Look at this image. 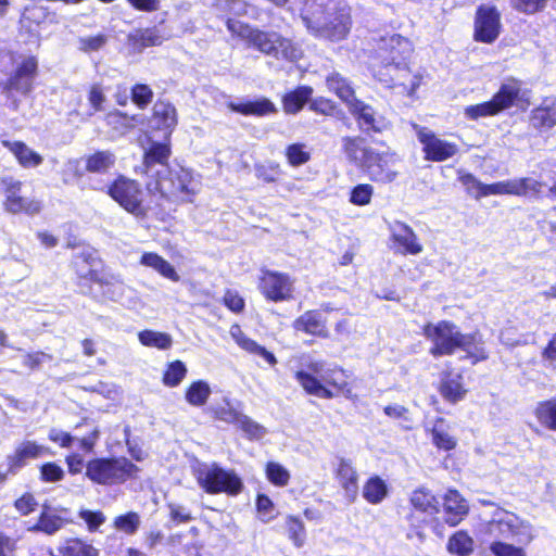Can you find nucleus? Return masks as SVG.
I'll return each instance as SVG.
<instances>
[{
  "label": "nucleus",
  "instance_id": "f8f14e48",
  "mask_svg": "<svg viewBox=\"0 0 556 556\" xmlns=\"http://www.w3.org/2000/svg\"><path fill=\"white\" fill-rule=\"evenodd\" d=\"M295 280L287 273L261 269L258 290L271 302L289 301L293 296Z\"/></svg>",
  "mask_w": 556,
  "mask_h": 556
},
{
  "label": "nucleus",
  "instance_id": "bb28decb",
  "mask_svg": "<svg viewBox=\"0 0 556 556\" xmlns=\"http://www.w3.org/2000/svg\"><path fill=\"white\" fill-rule=\"evenodd\" d=\"M521 93V83L515 78L505 80L500 90L492 98L497 113L509 108Z\"/></svg>",
  "mask_w": 556,
  "mask_h": 556
},
{
  "label": "nucleus",
  "instance_id": "a878e982",
  "mask_svg": "<svg viewBox=\"0 0 556 556\" xmlns=\"http://www.w3.org/2000/svg\"><path fill=\"white\" fill-rule=\"evenodd\" d=\"M164 38L155 28L135 30L127 38L128 47L134 53H140L149 47L160 46Z\"/></svg>",
  "mask_w": 556,
  "mask_h": 556
},
{
  "label": "nucleus",
  "instance_id": "6ab92c4d",
  "mask_svg": "<svg viewBox=\"0 0 556 556\" xmlns=\"http://www.w3.org/2000/svg\"><path fill=\"white\" fill-rule=\"evenodd\" d=\"M48 451L35 441H23L16 445L14 452L8 455L9 471L18 472L30 459H36Z\"/></svg>",
  "mask_w": 556,
  "mask_h": 556
},
{
  "label": "nucleus",
  "instance_id": "ddd939ff",
  "mask_svg": "<svg viewBox=\"0 0 556 556\" xmlns=\"http://www.w3.org/2000/svg\"><path fill=\"white\" fill-rule=\"evenodd\" d=\"M1 187L4 193L3 207L11 214L36 215L41 211V202L35 198L22 197V182L13 177H3Z\"/></svg>",
  "mask_w": 556,
  "mask_h": 556
},
{
  "label": "nucleus",
  "instance_id": "58836bf2",
  "mask_svg": "<svg viewBox=\"0 0 556 556\" xmlns=\"http://www.w3.org/2000/svg\"><path fill=\"white\" fill-rule=\"evenodd\" d=\"M410 503L416 508L429 515L439 511V501L425 488L415 490L410 495Z\"/></svg>",
  "mask_w": 556,
  "mask_h": 556
},
{
  "label": "nucleus",
  "instance_id": "c03bdc74",
  "mask_svg": "<svg viewBox=\"0 0 556 556\" xmlns=\"http://www.w3.org/2000/svg\"><path fill=\"white\" fill-rule=\"evenodd\" d=\"M138 339L142 345L159 350H168L173 344V339L168 333L154 330L140 331Z\"/></svg>",
  "mask_w": 556,
  "mask_h": 556
},
{
  "label": "nucleus",
  "instance_id": "c756f323",
  "mask_svg": "<svg viewBox=\"0 0 556 556\" xmlns=\"http://www.w3.org/2000/svg\"><path fill=\"white\" fill-rule=\"evenodd\" d=\"M341 142L346 159L362 168L367 160V151H372L374 148L365 146V140L359 136L344 137Z\"/></svg>",
  "mask_w": 556,
  "mask_h": 556
},
{
  "label": "nucleus",
  "instance_id": "69168bd1",
  "mask_svg": "<svg viewBox=\"0 0 556 556\" xmlns=\"http://www.w3.org/2000/svg\"><path fill=\"white\" fill-rule=\"evenodd\" d=\"M169 518L176 523H185L192 520L191 511L181 504L168 503Z\"/></svg>",
  "mask_w": 556,
  "mask_h": 556
},
{
  "label": "nucleus",
  "instance_id": "393cba45",
  "mask_svg": "<svg viewBox=\"0 0 556 556\" xmlns=\"http://www.w3.org/2000/svg\"><path fill=\"white\" fill-rule=\"evenodd\" d=\"M139 264L153 269L160 276L173 281L178 282L180 280V276L175 269V267L166 261L163 256L159 255L154 252H144L142 253Z\"/></svg>",
  "mask_w": 556,
  "mask_h": 556
},
{
  "label": "nucleus",
  "instance_id": "680f3d73",
  "mask_svg": "<svg viewBox=\"0 0 556 556\" xmlns=\"http://www.w3.org/2000/svg\"><path fill=\"white\" fill-rule=\"evenodd\" d=\"M286 156L292 166H300L309 160V153L301 143H293L287 148Z\"/></svg>",
  "mask_w": 556,
  "mask_h": 556
},
{
  "label": "nucleus",
  "instance_id": "e2e57ef3",
  "mask_svg": "<svg viewBox=\"0 0 556 556\" xmlns=\"http://www.w3.org/2000/svg\"><path fill=\"white\" fill-rule=\"evenodd\" d=\"M256 507L260 515V519L263 522H269L270 520L274 519V503L268 496L263 494L258 495L256 500Z\"/></svg>",
  "mask_w": 556,
  "mask_h": 556
},
{
  "label": "nucleus",
  "instance_id": "412c9836",
  "mask_svg": "<svg viewBox=\"0 0 556 556\" xmlns=\"http://www.w3.org/2000/svg\"><path fill=\"white\" fill-rule=\"evenodd\" d=\"M336 477L346 498L351 502L355 501L358 494V473L350 459L343 457L338 459Z\"/></svg>",
  "mask_w": 556,
  "mask_h": 556
},
{
  "label": "nucleus",
  "instance_id": "f257e3e1",
  "mask_svg": "<svg viewBox=\"0 0 556 556\" xmlns=\"http://www.w3.org/2000/svg\"><path fill=\"white\" fill-rule=\"evenodd\" d=\"M424 336L432 342L430 354L434 357L451 355L456 349L465 351L473 363L488 357L481 337L478 333L464 334L456 325L442 320L438 324H427Z\"/></svg>",
  "mask_w": 556,
  "mask_h": 556
},
{
  "label": "nucleus",
  "instance_id": "7c9ffc66",
  "mask_svg": "<svg viewBox=\"0 0 556 556\" xmlns=\"http://www.w3.org/2000/svg\"><path fill=\"white\" fill-rule=\"evenodd\" d=\"M228 108L231 111L241 113L243 115L255 116H264L277 112L276 105L267 98H260L254 101H249L239 104L229 102Z\"/></svg>",
  "mask_w": 556,
  "mask_h": 556
},
{
  "label": "nucleus",
  "instance_id": "dca6fc26",
  "mask_svg": "<svg viewBox=\"0 0 556 556\" xmlns=\"http://www.w3.org/2000/svg\"><path fill=\"white\" fill-rule=\"evenodd\" d=\"M501 31V16L494 7L481 5L475 18V34L477 41L492 43Z\"/></svg>",
  "mask_w": 556,
  "mask_h": 556
},
{
  "label": "nucleus",
  "instance_id": "f3484780",
  "mask_svg": "<svg viewBox=\"0 0 556 556\" xmlns=\"http://www.w3.org/2000/svg\"><path fill=\"white\" fill-rule=\"evenodd\" d=\"M348 110L364 131L382 132L390 126L389 121L382 114L362 100H353L348 105Z\"/></svg>",
  "mask_w": 556,
  "mask_h": 556
},
{
  "label": "nucleus",
  "instance_id": "c9c22d12",
  "mask_svg": "<svg viewBox=\"0 0 556 556\" xmlns=\"http://www.w3.org/2000/svg\"><path fill=\"white\" fill-rule=\"evenodd\" d=\"M152 121L155 127L172 130L177 124L176 109L168 102L157 101L153 106Z\"/></svg>",
  "mask_w": 556,
  "mask_h": 556
},
{
  "label": "nucleus",
  "instance_id": "2eb2a0df",
  "mask_svg": "<svg viewBox=\"0 0 556 556\" xmlns=\"http://www.w3.org/2000/svg\"><path fill=\"white\" fill-rule=\"evenodd\" d=\"M170 155V149L166 143L153 142L144 152L141 173L147 176V180H156L163 175L170 174V167L167 161Z\"/></svg>",
  "mask_w": 556,
  "mask_h": 556
},
{
  "label": "nucleus",
  "instance_id": "9b49d317",
  "mask_svg": "<svg viewBox=\"0 0 556 556\" xmlns=\"http://www.w3.org/2000/svg\"><path fill=\"white\" fill-rule=\"evenodd\" d=\"M418 141L422 146L425 160L431 162H443L455 156L459 148L456 143L438 137L431 129L412 124Z\"/></svg>",
  "mask_w": 556,
  "mask_h": 556
},
{
  "label": "nucleus",
  "instance_id": "ea45409f",
  "mask_svg": "<svg viewBox=\"0 0 556 556\" xmlns=\"http://www.w3.org/2000/svg\"><path fill=\"white\" fill-rule=\"evenodd\" d=\"M388 494L386 482L379 477H371L363 486V497L370 504L381 503Z\"/></svg>",
  "mask_w": 556,
  "mask_h": 556
},
{
  "label": "nucleus",
  "instance_id": "2f4dec72",
  "mask_svg": "<svg viewBox=\"0 0 556 556\" xmlns=\"http://www.w3.org/2000/svg\"><path fill=\"white\" fill-rule=\"evenodd\" d=\"M531 123L535 128L549 129L556 125V100L546 99L534 109L531 114Z\"/></svg>",
  "mask_w": 556,
  "mask_h": 556
},
{
  "label": "nucleus",
  "instance_id": "f03ea898",
  "mask_svg": "<svg viewBox=\"0 0 556 556\" xmlns=\"http://www.w3.org/2000/svg\"><path fill=\"white\" fill-rule=\"evenodd\" d=\"M301 14L308 29L331 40H342L350 31L351 12L346 5L337 8L315 1L306 2Z\"/></svg>",
  "mask_w": 556,
  "mask_h": 556
},
{
  "label": "nucleus",
  "instance_id": "0e129e2a",
  "mask_svg": "<svg viewBox=\"0 0 556 556\" xmlns=\"http://www.w3.org/2000/svg\"><path fill=\"white\" fill-rule=\"evenodd\" d=\"M41 479L46 482H58L64 477V470L55 463H47L40 468Z\"/></svg>",
  "mask_w": 556,
  "mask_h": 556
},
{
  "label": "nucleus",
  "instance_id": "cd10ccee",
  "mask_svg": "<svg viewBox=\"0 0 556 556\" xmlns=\"http://www.w3.org/2000/svg\"><path fill=\"white\" fill-rule=\"evenodd\" d=\"M3 146L16 157L18 164L25 168L39 166L43 159L22 141H3Z\"/></svg>",
  "mask_w": 556,
  "mask_h": 556
},
{
  "label": "nucleus",
  "instance_id": "8fccbe9b",
  "mask_svg": "<svg viewBox=\"0 0 556 556\" xmlns=\"http://www.w3.org/2000/svg\"><path fill=\"white\" fill-rule=\"evenodd\" d=\"M140 516L130 511L125 515L117 516L113 521V527L125 534H134L140 526Z\"/></svg>",
  "mask_w": 556,
  "mask_h": 556
},
{
  "label": "nucleus",
  "instance_id": "4be33fe9",
  "mask_svg": "<svg viewBox=\"0 0 556 556\" xmlns=\"http://www.w3.org/2000/svg\"><path fill=\"white\" fill-rule=\"evenodd\" d=\"M293 327L296 331H303L307 334L321 338L328 337L326 318L318 311L305 312L294 320Z\"/></svg>",
  "mask_w": 556,
  "mask_h": 556
},
{
  "label": "nucleus",
  "instance_id": "a19ab883",
  "mask_svg": "<svg viewBox=\"0 0 556 556\" xmlns=\"http://www.w3.org/2000/svg\"><path fill=\"white\" fill-rule=\"evenodd\" d=\"M211 393L210 384L204 380H198L188 387L185 399L190 405L200 407L206 404Z\"/></svg>",
  "mask_w": 556,
  "mask_h": 556
},
{
  "label": "nucleus",
  "instance_id": "f704fd0d",
  "mask_svg": "<svg viewBox=\"0 0 556 556\" xmlns=\"http://www.w3.org/2000/svg\"><path fill=\"white\" fill-rule=\"evenodd\" d=\"M295 378L302 386V388L309 394L323 399H331L336 395L334 392H332L325 384L321 383L323 380L319 377H314L312 371H296Z\"/></svg>",
  "mask_w": 556,
  "mask_h": 556
},
{
  "label": "nucleus",
  "instance_id": "49530a36",
  "mask_svg": "<svg viewBox=\"0 0 556 556\" xmlns=\"http://www.w3.org/2000/svg\"><path fill=\"white\" fill-rule=\"evenodd\" d=\"M286 529L289 540L298 548L302 547L306 540V530L302 520L289 515L286 518Z\"/></svg>",
  "mask_w": 556,
  "mask_h": 556
},
{
  "label": "nucleus",
  "instance_id": "4d7b16f0",
  "mask_svg": "<svg viewBox=\"0 0 556 556\" xmlns=\"http://www.w3.org/2000/svg\"><path fill=\"white\" fill-rule=\"evenodd\" d=\"M64 556H97V551L91 545L79 540H72L63 547Z\"/></svg>",
  "mask_w": 556,
  "mask_h": 556
},
{
  "label": "nucleus",
  "instance_id": "1a4fd4ad",
  "mask_svg": "<svg viewBox=\"0 0 556 556\" xmlns=\"http://www.w3.org/2000/svg\"><path fill=\"white\" fill-rule=\"evenodd\" d=\"M108 194L137 218L147 216L149 208L142 201V189L138 181L119 175L108 187Z\"/></svg>",
  "mask_w": 556,
  "mask_h": 556
},
{
  "label": "nucleus",
  "instance_id": "5701e85b",
  "mask_svg": "<svg viewBox=\"0 0 556 556\" xmlns=\"http://www.w3.org/2000/svg\"><path fill=\"white\" fill-rule=\"evenodd\" d=\"M230 334L242 350L255 356L262 357L270 366H275L277 364V358L275 355L254 340L247 337L241 330L240 326H231Z\"/></svg>",
  "mask_w": 556,
  "mask_h": 556
},
{
  "label": "nucleus",
  "instance_id": "bf43d9fd",
  "mask_svg": "<svg viewBox=\"0 0 556 556\" xmlns=\"http://www.w3.org/2000/svg\"><path fill=\"white\" fill-rule=\"evenodd\" d=\"M153 98V91L148 85L138 84L131 89V99L134 103L140 109H144L151 103Z\"/></svg>",
  "mask_w": 556,
  "mask_h": 556
},
{
  "label": "nucleus",
  "instance_id": "6e6d98bb",
  "mask_svg": "<svg viewBox=\"0 0 556 556\" xmlns=\"http://www.w3.org/2000/svg\"><path fill=\"white\" fill-rule=\"evenodd\" d=\"M490 551L494 556H527L525 548L503 541H493Z\"/></svg>",
  "mask_w": 556,
  "mask_h": 556
},
{
  "label": "nucleus",
  "instance_id": "c85d7f7f",
  "mask_svg": "<svg viewBox=\"0 0 556 556\" xmlns=\"http://www.w3.org/2000/svg\"><path fill=\"white\" fill-rule=\"evenodd\" d=\"M441 395L451 403H456L464 399L467 389L463 384L460 374H445L440 386Z\"/></svg>",
  "mask_w": 556,
  "mask_h": 556
},
{
  "label": "nucleus",
  "instance_id": "5fc2aeb1",
  "mask_svg": "<svg viewBox=\"0 0 556 556\" xmlns=\"http://www.w3.org/2000/svg\"><path fill=\"white\" fill-rule=\"evenodd\" d=\"M374 194V187L369 184L355 186L350 194V202L357 206H364L370 203Z\"/></svg>",
  "mask_w": 556,
  "mask_h": 556
},
{
  "label": "nucleus",
  "instance_id": "09e8293b",
  "mask_svg": "<svg viewBox=\"0 0 556 556\" xmlns=\"http://www.w3.org/2000/svg\"><path fill=\"white\" fill-rule=\"evenodd\" d=\"M265 473L268 481L276 486H286L291 478L289 470L276 462L267 463Z\"/></svg>",
  "mask_w": 556,
  "mask_h": 556
},
{
  "label": "nucleus",
  "instance_id": "de8ad7c7",
  "mask_svg": "<svg viewBox=\"0 0 556 556\" xmlns=\"http://www.w3.org/2000/svg\"><path fill=\"white\" fill-rule=\"evenodd\" d=\"M535 415L539 421L551 430H556V397L541 402Z\"/></svg>",
  "mask_w": 556,
  "mask_h": 556
},
{
  "label": "nucleus",
  "instance_id": "9d476101",
  "mask_svg": "<svg viewBox=\"0 0 556 556\" xmlns=\"http://www.w3.org/2000/svg\"><path fill=\"white\" fill-rule=\"evenodd\" d=\"M400 162L399 155L391 150L367 151V160L363 163L362 169L376 182L389 184L395 180L399 175L396 165Z\"/></svg>",
  "mask_w": 556,
  "mask_h": 556
},
{
  "label": "nucleus",
  "instance_id": "e433bc0d",
  "mask_svg": "<svg viewBox=\"0 0 556 556\" xmlns=\"http://www.w3.org/2000/svg\"><path fill=\"white\" fill-rule=\"evenodd\" d=\"M116 163V156L111 151H97L85 160V168L89 173L106 174Z\"/></svg>",
  "mask_w": 556,
  "mask_h": 556
},
{
  "label": "nucleus",
  "instance_id": "aec40b11",
  "mask_svg": "<svg viewBox=\"0 0 556 556\" xmlns=\"http://www.w3.org/2000/svg\"><path fill=\"white\" fill-rule=\"evenodd\" d=\"M309 371L318 376L327 386L333 387L337 392L348 394L351 392L348 375L341 368H326L323 362H313L308 365Z\"/></svg>",
  "mask_w": 556,
  "mask_h": 556
},
{
  "label": "nucleus",
  "instance_id": "a211bd4d",
  "mask_svg": "<svg viewBox=\"0 0 556 556\" xmlns=\"http://www.w3.org/2000/svg\"><path fill=\"white\" fill-rule=\"evenodd\" d=\"M391 241L395 250L403 254L417 255L422 252V244L415 231L403 222L395 220L389 225Z\"/></svg>",
  "mask_w": 556,
  "mask_h": 556
},
{
  "label": "nucleus",
  "instance_id": "7ed1b4c3",
  "mask_svg": "<svg viewBox=\"0 0 556 556\" xmlns=\"http://www.w3.org/2000/svg\"><path fill=\"white\" fill-rule=\"evenodd\" d=\"M226 25L232 35L248 41L250 46L261 53L289 61H295L301 56V51L291 40L276 31L261 30L232 18H228Z\"/></svg>",
  "mask_w": 556,
  "mask_h": 556
},
{
  "label": "nucleus",
  "instance_id": "3c124183",
  "mask_svg": "<svg viewBox=\"0 0 556 556\" xmlns=\"http://www.w3.org/2000/svg\"><path fill=\"white\" fill-rule=\"evenodd\" d=\"M187 368L180 361H175L167 366L163 376V383L167 387H177L186 377Z\"/></svg>",
  "mask_w": 556,
  "mask_h": 556
},
{
  "label": "nucleus",
  "instance_id": "052dcab7",
  "mask_svg": "<svg viewBox=\"0 0 556 556\" xmlns=\"http://www.w3.org/2000/svg\"><path fill=\"white\" fill-rule=\"evenodd\" d=\"M216 7L219 11L241 16L248 13L249 4L243 0H217Z\"/></svg>",
  "mask_w": 556,
  "mask_h": 556
},
{
  "label": "nucleus",
  "instance_id": "b1692460",
  "mask_svg": "<svg viewBox=\"0 0 556 556\" xmlns=\"http://www.w3.org/2000/svg\"><path fill=\"white\" fill-rule=\"evenodd\" d=\"M445 521L456 526L468 514V505L465 498L455 490H450L444 496Z\"/></svg>",
  "mask_w": 556,
  "mask_h": 556
},
{
  "label": "nucleus",
  "instance_id": "338daca9",
  "mask_svg": "<svg viewBox=\"0 0 556 556\" xmlns=\"http://www.w3.org/2000/svg\"><path fill=\"white\" fill-rule=\"evenodd\" d=\"M511 4L520 12L533 14L544 9L546 0H511Z\"/></svg>",
  "mask_w": 556,
  "mask_h": 556
},
{
  "label": "nucleus",
  "instance_id": "4468645a",
  "mask_svg": "<svg viewBox=\"0 0 556 556\" xmlns=\"http://www.w3.org/2000/svg\"><path fill=\"white\" fill-rule=\"evenodd\" d=\"M540 184L529 177L515 178L503 180L494 184H483L481 186V192L477 193V197H489V195H517L525 197L530 192H539Z\"/></svg>",
  "mask_w": 556,
  "mask_h": 556
},
{
  "label": "nucleus",
  "instance_id": "4c0bfd02",
  "mask_svg": "<svg viewBox=\"0 0 556 556\" xmlns=\"http://www.w3.org/2000/svg\"><path fill=\"white\" fill-rule=\"evenodd\" d=\"M326 84L330 91L334 92L339 99H341L346 106L356 99L354 89L350 81L339 73H331L326 77Z\"/></svg>",
  "mask_w": 556,
  "mask_h": 556
},
{
  "label": "nucleus",
  "instance_id": "864d4df0",
  "mask_svg": "<svg viewBox=\"0 0 556 556\" xmlns=\"http://www.w3.org/2000/svg\"><path fill=\"white\" fill-rule=\"evenodd\" d=\"M464 114L468 119L477 121L481 117L496 115L497 112L495 110V105H493V102L491 100L488 102L466 106L464 110Z\"/></svg>",
  "mask_w": 556,
  "mask_h": 556
},
{
  "label": "nucleus",
  "instance_id": "79ce46f5",
  "mask_svg": "<svg viewBox=\"0 0 556 556\" xmlns=\"http://www.w3.org/2000/svg\"><path fill=\"white\" fill-rule=\"evenodd\" d=\"M473 540L465 532L457 531L447 542V551L457 556H469L473 552Z\"/></svg>",
  "mask_w": 556,
  "mask_h": 556
},
{
  "label": "nucleus",
  "instance_id": "39448f33",
  "mask_svg": "<svg viewBox=\"0 0 556 556\" xmlns=\"http://www.w3.org/2000/svg\"><path fill=\"white\" fill-rule=\"evenodd\" d=\"M483 531L493 541H516L529 544L535 538L533 526L506 509L497 508L491 519L484 525Z\"/></svg>",
  "mask_w": 556,
  "mask_h": 556
},
{
  "label": "nucleus",
  "instance_id": "a18cd8bd",
  "mask_svg": "<svg viewBox=\"0 0 556 556\" xmlns=\"http://www.w3.org/2000/svg\"><path fill=\"white\" fill-rule=\"evenodd\" d=\"M212 410L216 419L236 426L243 414L228 399H224L223 402L215 405Z\"/></svg>",
  "mask_w": 556,
  "mask_h": 556
},
{
  "label": "nucleus",
  "instance_id": "13d9d810",
  "mask_svg": "<svg viewBox=\"0 0 556 556\" xmlns=\"http://www.w3.org/2000/svg\"><path fill=\"white\" fill-rule=\"evenodd\" d=\"M108 41V37L103 34L96 36H86L78 39V48L84 52H94L102 49Z\"/></svg>",
  "mask_w": 556,
  "mask_h": 556
},
{
  "label": "nucleus",
  "instance_id": "774afa93",
  "mask_svg": "<svg viewBox=\"0 0 556 556\" xmlns=\"http://www.w3.org/2000/svg\"><path fill=\"white\" fill-rule=\"evenodd\" d=\"M79 517L87 523L89 531H96L105 521V516L101 511L84 509Z\"/></svg>",
  "mask_w": 556,
  "mask_h": 556
},
{
  "label": "nucleus",
  "instance_id": "473e14b6",
  "mask_svg": "<svg viewBox=\"0 0 556 556\" xmlns=\"http://www.w3.org/2000/svg\"><path fill=\"white\" fill-rule=\"evenodd\" d=\"M432 443L443 451H452L457 445V439L452 434L450 425L443 419L435 420L431 430Z\"/></svg>",
  "mask_w": 556,
  "mask_h": 556
},
{
  "label": "nucleus",
  "instance_id": "72a5a7b5",
  "mask_svg": "<svg viewBox=\"0 0 556 556\" xmlns=\"http://www.w3.org/2000/svg\"><path fill=\"white\" fill-rule=\"evenodd\" d=\"M313 94V88L308 86H300L293 91L282 97L283 111L287 114H296L304 104L307 103Z\"/></svg>",
  "mask_w": 556,
  "mask_h": 556
},
{
  "label": "nucleus",
  "instance_id": "423d86ee",
  "mask_svg": "<svg viewBox=\"0 0 556 556\" xmlns=\"http://www.w3.org/2000/svg\"><path fill=\"white\" fill-rule=\"evenodd\" d=\"M200 181L193 173L185 167H170L169 175H163L156 180H147L146 188L151 194H160L162 198H178L191 202L200 191Z\"/></svg>",
  "mask_w": 556,
  "mask_h": 556
},
{
  "label": "nucleus",
  "instance_id": "20e7f679",
  "mask_svg": "<svg viewBox=\"0 0 556 556\" xmlns=\"http://www.w3.org/2000/svg\"><path fill=\"white\" fill-rule=\"evenodd\" d=\"M380 50L387 53L384 56L387 66L395 71V75L392 77L394 84L403 87L407 96L413 97L420 86L421 77L413 75L406 64L413 53V45L409 39L393 34L381 39Z\"/></svg>",
  "mask_w": 556,
  "mask_h": 556
},
{
  "label": "nucleus",
  "instance_id": "0eeeda50",
  "mask_svg": "<svg viewBox=\"0 0 556 556\" xmlns=\"http://www.w3.org/2000/svg\"><path fill=\"white\" fill-rule=\"evenodd\" d=\"M195 479L199 486L208 494L236 496L243 489L242 479L235 470L224 469L216 463L200 465L195 470Z\"/></svg>",
  "mask_w": 556,
  "mask_h": 556
},
{
  "label": "nucleus",
  "instance_id": "37998d69",
  "mask_svg": "<svg viewBox=\"0 0 556 556\" xmlns=\"http://www.w3.org/2000/svg\"><path fill=\"white\" fill-rule=\"evenodd\" d=\"M63 526V519L56 514L45 509L37 523L27 527L28 531H41L47 534H53Z\"/></svg>",
  "mask_w": 556,
  "mask_h": 556
},
{
  "label": "nucleus",
  "instance_id": "603ef678",
  "mask_svg": "<svg viewBox=\"0 0 556 556\" xmlns=\"http://www.w3.org/2000/svg\"><path fill=\"white\" fill-rule=\"evenodd\" d=\"M237 427L240 428L251 440L262 439L267 433L265 427L257 424L244 414H242L241 418L239 419Z\"/></svg>",
  "mask_w": 556,
  "mask_h": 556
},
{
  "label": "nucleus",
  "instance_id": "6e6552de",
  "mask_svg": "<svg viewBox=\"0 0 556 556\" xmlns=\"http://www.w3.org/2000/svg\"><path fill=\"white\" fill-rule=\"evenodd\" d=\"M138 471L139 468L125 457L97 458L86 465V477L103 485L123 483Z\"/></svg>",
  "mask_w": 556,
  "mask_h": 556
}]
</instances>
